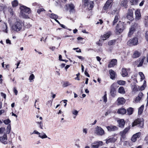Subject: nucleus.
<instances>
[{"label":"nucleus","instance_id":"obj_20","mask_svg":"<svg viewBox=\"0 0 148 148\" xmlns=\"http://www.w3.org/2000/svg\"><path fill=\"white\" fill-rule=\"evenodd\" d=\"M116 62L117 60L116 59H112L108 64V67L111 68L114 67L116 64Z\"/></svg>","mask_w":148,"mask_h":148},{"label":"nucleus","instance_id":"obj_46","mask_svg":"<svg viewBox=\"0 0 148 148\" xmlns=\"http://www.w3.org/2000/svg\"><path fill=\"white\" fill-rule=\"evenodd\" d=\"M71 85V84L69 82H66L64 83L63 86L64 87H66Z\"/></svg>","mask_w":148,"mask_h":148},{"label":"nucleus","instance_id":"obj_26","mask_svg":"<svg viewBox=\"0 0 148 148\" xmlns=\"http://www.w3.org/2000/svg\"><path fill=\"white\" fill-rule=\"evenodd\" d=\"M118 92L119 93L122 94H124L125 93L124 88L123 86H121L119 88Z\"/></svg>","mask_w":148,"mask_h":148},{"label":"nucleus","instance_id":"obj_34","mask_svg":"<svg viewBox=\"0 0 148 148\" xmlns=\"http://www.w3.org/2000/svg\"><path fill=\"white\" fill-rule=\"evenodd\" d=\"M130 3L132 5H136L138 4L139 0H130Z\"/></svg>","mask_w":148,"mask_h":148},{"label":"nucleus","instance_id":"obj_47","mask_svg":"<svg viewBox=\"0 0 148 148\" xmlns=\"http://www.w3.org/2000/svg\"><path fill=\"white\" fill-rule=\"evenodd\" d=\"M115 42V41L114 40H111L108 43V45H113Z\"/></svg>","mask_w":148,"mask_h":148},{"label":"nucleus","instance_id":"obj_41","mask_svg":"<svg viewBox=\"0 0 148 148\" xmlns=\"http://www.w3.org/2000/svg\"><path fill=\"white\" fill-rule=\"evenodd\" d=\"M3 121V122L6 125H8L11 122V121L9 119H8Z\"/></svg>","mask_w":148,"mask_h":148},{"label":"nucleus","instance_id":"obj_48","mask_svg":"<svg viewBox=\"0 0 148 148\" xmlns=\"http://www.w3.org/2000/svg\"><path fill=\"white\" fill-rule=\"evenodd\" d=\"M8 11L10 13V14L11 15H13L14 14V11L13 9L11 8H10L9 9Z\"/></svg>","mask_w":148,"mask_h":148},{"label":"nucleus","instance_id":"obj_39","mask_svg":"<svg viewBox=\"0 0 148 148\" xmlns=\"http://www.w3.org/2000/svg\"><path fill=\"white\" fill-rule=\"evenodd\" d=\"M39 136L42 139L47 138V136L44 133H43L42 134L40 133L39 135Z\"/></svg>","mask_w":148,"mask_h":148},{"label":"nucleus","instance_id":"obj_27","mask_svg":"<svg viewBox=\"0 0 148 148\" xmlns=\"http://www.w3.org/2000/svg\"><path fill=\"white\" fill-rule=\"evenodd\" d=\"M140 55V53L137 51H136L134 52V54L133 55V57L134 58H136L139 57Z\"/></svg>","mask_w":148,"mask_h":148},{"label":"nucleus","instance_id":"obj_24","mask_svg":"<svg viewBox=\"0 0 148 148\" xmlns=\"http://www.w3.org/2000/svg\"><path fill=\"white\" fill-rule=\"evenodd\" d=\"M128 0H124L121 1V5L125 8H127V3L128 2Z\"/></svg>","mask_w":148,"mask_h":148},{"label":"nucleus","instance_id":"obj_22","mask_svg":"<svg viewBox=\"0 0 148 148\" xmlns=\"http://www.w3.org/2000/svg\"><path fill=\"white\" fill-rule=\"evenodd\" d=\"M117 122L119 123V127H124L125 124V122L124 119H120L118 120Z\"/></svg>","mask_w":148,"mask_h":148},{"label":"nucleus","instance_id":"obj_61","mask_svg":"<svg viewBox=\"0 0 148 148\" xmlns=\"http://www.w3.org/2000/svg\"><path fill=\"white\" fill-rule=\"evenodd\" d=\"M145 37L147 41L148 42V31L146 32Z\"/></svg>","mask_w":148,"mask_h":148},{"label":"nucleus","instance_id":"obj_21","mask_svg":"<svg viewBox=\"0 0 148 148\" xmlns=\"http://www.w3.org/2000/svg\"><path fill=\"white\" fill-rule=\"evenodd\" d=\"M109 72L110 76V78L112 79H114L116 75V73L112 69L109 70Z\"/></svg>","mask_w":148,"mask_h":148},{"label":"nucleus","instance_id":"obj_16","mask_svg":"<svg viewBox=\"0 0 148 148\" xmlns=\"http://www.w3.org/2000/svg\"><path fill=\"white\" fill-rule=\"evenodd\" d=\"M111 34V32L110 31H109L103 35L101 36V38L102 40H106L108 38H109Z\"/></svg>","mask_w":148,"mask_h":148},{"label":"nucleus","instance_id":"obj_14","mask_svg":"<svg viewBox=\"0 0 148 148\" xmlns=\"http://www.w3.org/2000/svg\"><path fill=\"white\" fill-rule=\"evenodd\" d=\"M103 142L101 141L95 142L92 143V145L96 148H98L100 146L103 145Z\"/></svg>","mask_w":148,"mask_h":148},{"label":"nucleus","instance_id":"obj_38","mask_svg":"<svg viewBox=\"0 0 148 148\" xmlns=\"http://www.w3.org/2000/svg\"><path fill=\"white\" fill-rule=\"evenodd\" d=\"M133 109L132 108H130L127 109V114L129 115H131L132 114L133 112Z\"/></svg>","mask_w":148,"mask_h":148},{"label":"nucleus","instance_id":"obj_63","mask_svg":"<svg viewBox=\"0 0 148 148\" xmlns=\"http://www.w3.org/2000/svg\"><path fill=\"white\" fill-rule=\"evenodd\" d=\"M1 95L3 97L4 99H5L6 97V95L2 92L1 93Z\"/></svg>","mask_w":148,"mask_h":148},{"label":"nucleus","instance_id":"obj_2","mask_svg":"<svg viewBox=\"0 0 148 148\" xmlns=\"http://www.w3.org/2000/svg\"><path fill=\"white\" fill-rule=\"evenodd\" d=\"M23 25V24L21 22H16L15 23L14 25L12 26V29L16 32L20 31L22 29Z\"/></svg>","mask_w":148,"mask_h":148},{"label":"nucleus","instance_id":"obj_10","mask_svg":"<svg viewBox=\"0 0 148 148\" xmlns=\"http://www.w3.org/2000/svg\"><path fill=\"white\" fill-rule=\"evenodd\" d=\"M124 29V26L121 23L117 24L116 27V30L119 33L122 32Z\"/></svg>","mask_w":148,"mask_h":148},{"label":"nucleus","instance_id":"obj_4","mask_svg":"<svg viewBox=\"0 0 148 148\" xmlns=\"http://www.w3.org/2000/svg\"><path fill=\"white\" fill-rule=\"evenodd\" d=\"M127 44L130 46L136 45L138 44V39L136 37L131 39L128 41Z\"/></svg>","mask_w":148,"mask_h":148},{"label":"nucleus","instance_id":"obj_36","mask_svg":"<svg viewBox=\"0 0 148 148\" xmlns=\"http://www.w3.org/2000/svg\"><path fill=\"white\" fill-rule=\"evenodd\" d=\"M7 26L6 23H4L3 25V31L4 32L7 33Z\"/></svg>","mask_w":148,"mask_h":148},{"label":"nucleus","instance_id":"obj_32","mask_svg":"<svg viewBox=\"0 0 148 148\" xmlns=\"http://www.w3.org/2000/svg\"><path fill=\"white\" fill-rule=\"evenodd\" d=\"M94 4V3L93 1H90L88 5V9L89 10H91L93 8Z\"/></svg>","mask_w":148,"mask_h":148},{"label":"nucleus","instance_id":"obj_43","mask_svg":"<svg viewBox=\"0 0 148 148\" xmlns=\"http://www.w3.org/2000/svg\"><path fill=\"white\" fill-rule=\"evenodd\" d=\"M37 123L39 127L41 129H43V123L42 122V121H40V122H37Z\"/></svg>","mask_w":148,"mask_h":148},{"label":"nucleus","instance_id":"obj_8","mask_svg":"<svg viewBox=\"0 0 148 148\" xmlns=\"http://www.w3.org/2000/svg\"><path fill=\"white\" fill-rule=\"evenodd\" d=\"M137 26V25L135 24L132 26L129 29V31L128 33V36H130L132 35L136 29Z\"/></svg>","mask_w":148,"mask_h":148},{"label":"nucleus","instance_id":"obj_58","mask_svg":"<svg viewBox=\"0 0 148 148\" xmlns=\"http://www.w3.org/2000/svg\"><path fill=\"white\" fill-rule=\"evenodd\" d=\"M145 140L146 141V143L148 144V135L145 137Z\"/></svg>","mask_w":148,"mask_h":148},{"label":"nucleus","instance_id":"obj_50","mask_svg":"<svg viewBox=\"0 0 148 148\" xmlns=\"http://www.w3.org/2000/svg\"><path fill=\"white\" fill-rule=\"evenodd\" d=\"M78 113V111L76 110H74L72 111V114L74 115H75L76 116L77 114Z\"/></svg>","mask_w":148,"mask_h":148},{"label":"nucleus","instance_id":"obj_40","mask_svg":"<svg viewBox=\"0 0 148 148\" xmlns=\"http://www.w3.org/2000/svg\"><path fill=\"white\" fill-rule=\"evenodd\" d=\"M107 94L106 92H105V94L102 97V100H101L100 101H103V102H107Z\"/></svg>","mask_w":148,"mask_h":148},{"label":"nucleus","instance_id":"obj_17","mask_svg":"<svg viewBox=\"0 0 148 148\" xmlns=\"http://www.w3.org/2000/svg\"><path fill=\"white\" fill-rule=\"evenodd\" d=\"M130 128V126H128L125 128V129L122 131L120 132L121 137L123 138L125 134L127 132Z\"/></svg>","mask_w":148,"mask_h":148},{"label":"nucleus","instance_id":"obj_54","mask_svg":"<svg viewBox=\"0 0 148 148\" xmlns=\"http://www.w3.org/2000/svg\"><path fill=\"white\" fill-rule=\"evenodd\" d=\"M5 6L4 5H0V12L3 11L4 9Z\"/></svg>","mask_w":148,"mask_h":148},{"label":"nucleus","instance_id":"obj_5","mask_svg":"<svg viewBox=\"0 0 148 148\" xmlns=\"http://www.w3.org/2000/svg\"><path fill=\"white\" fill-rule=\"evenodd\" d=\"M95 133L98 135L102 136L104 134V131L100 127L97 126L95 128Z\"/></svg>","mask_w":148,"mask_h":148},{"label":"nucleus","instance_id":"obj_15","mask_svg":"<svg viewBox=\"0 0 148 148\" xmlns=\"http://www.w3.org/2000/svg\"><path fill=\"white\" fill-rule=\"evenodd\" d=\"M143 95V94L142 92H139L138 96L136 97L135 99V102H138L142 101Z\"/></svg>","mask_w":148,"mask_h":148},{"label":"nucleus","instance_id":"obj_7","mask_svg":"<svg viewBox=\"0 0 148 148\" xmlns=\"http://www.w3.org/2000/svg\"><path fill=\"white\" fill-rule=\"evenodd\" d=\"M112 0H108L103 7L104 10H106L110 9L112 5Z\"/></svg>","mask_w":148,"mask_h":148},{"label":"nucleus","instance_id":"obj_37","mask_svg":"<svg viewBox=\"0 0 148 148\" xmlns=\"http://www.w3.org/2000/svg\"><path fill=\"white\" fill-rule=\"evenodd\" d=\"M126 82L123 80H120L117 81V83L119 85H123L125 84Z\"/></svg>","mask_w":148,"mask_h":148},{"label":"nucleus","instance_id":"obj_11","mask_svg":"<svg viewBox=\"0 0 148 148\" xmlns=\"http://www.w3.org/2000/svg\"><path fill=\"white\" fill-rule=\"evenodd\" d=\"M133 13L131 10H129L127 14V17L129 20H132L133 19Z\"/></svg>","mask_w":148,"mask_h":148},{"label":"nucleus","instance_id":"obj_30","mask_svg":"<svg viewBox=\"0 0 148 148\" xmlns=\"http://www.w3.org/2000/svg\"><path fill=\"white\" fill-rule=\"evenodd\" d=\"M48 15L51 18L54 19L55 20L57 18L58 16L57 15L53 13H52L51 14H48Z\"/></svg>","mask_w":148,"mask_h":148},{"label":"nucleus","instance_id":"obj_29","mask_svg":"<svg viewBox=\"0 0 148 148\" xmlns=\"http://www.w3.org/2000/svg\"><path fill=\"white\" fill-rule=\"evenodd\" d=\"M116 139L114 137H112L106 140V143L107 144H108L109 143H113L115 141Z\"/></svg>","mask_w":148,"mask_h":148},{"label":"nucleus","instance_id":"obj_64","mask_svg":"<svg viewBox=\"0 0 148 148\" xmlns=\"http://www.w3.org/2000/svg\"><path fill=\"white\" fill-rule=\"evenodd\" d=\"M103 22L100 19L99 20V21H98L97 22V24H98L99 23H100L101 24H102Z\"/></svg>","mask_w":148,"mask_h":148},{"label":"nucleus","instance_id":"obj_52","mask_svg":"<svg viewBox=\"0 0 148 148\" xmlns=\"http://www.w3.org/2000/svg\"><path fill=\"white\" fill-rule=\"evenodd\" d=\"M44 11H45V10L43 8H40L37 11V12L38 14H40L41 12H42Z\"/></svg>","mask_w":148,"mask_h":148},{"label":"nucleus","instance_id":"obj_60","mask_svg":"<svg viewBox=\"0 0 148 148\" xmlns=\"http://www.w3.org/2000/svg\"><path fill=\"white\" fill-rule=\"evenodd\" d=\"M145 1L144 0L142 1L139 4V6H142L144 4Z\"/></svg>","mask_w":148,"mask_h":148},{"label":"nucleus","instance_id":"obj_31","mask_svg":"<svg viewBox=\"0 0 148 148\" xmlns=\"http://www.w3.org/2000/svg\"><path fill=\"white\" fill-rule=\"evenodd\" d=\"M119 16L117 14L115 16L113 22V25H114L119 20Z\"/></svg>","mask_w":148,"mask_h":148},{"label":"nucleus","instance_id":"obj_33","mask_svg":"<svg viewBox=\"0 0 148 148\" xmlns=\"http://www.w3.org/2000/svg\"><path fill=\"white\" fill-rule=\"evenodd\" d=\"M144 108V105H142L138 109V114H142L143 112Z\"/></svg>","mask_w":148,"mask_h":148},{"label":"nucleus","instance_id":"obj_53","mask_svg":"<svg viewBox=\"0 0 148 148\" xmlns=\"http://www.w3.org/2000/svg\"><path fill=\"white\" fill-rule=\"evenodd\" d=\"M23 25H25V27L27 28L30 27L32 26L31 25H30L29 23H28L27 25H26V24H23Z\"/></svg>","mask_w":148,"mask_h":148},{"label":"nucleus","instance_id":"obj_35","mask_svg":"<svg viewBox=\"0 0 148 148\" xmlns=\"http://www.w3.org/2000/svg\"><path fill=\"white\" fill-rule=\"evenodd\" d=\"M12 6L13 7H15L17 6L18 4V2L17 0H14L12 3Z\"/></svg>","mask_w":148,"mask_h":148},{"label":"nucleus","instance_id":"obj_28","mask_svg":"<svg viewBox=\"0 0 148 148\" xmlns=\"http://www.w3.org/2000/svg\"><path fill=\"white\" fill-rule=\"evenodd\" d=\"M69 8L70 9V12H73L75 11V6L72 3H71L69 5Z\"/></svg>","mask_w":148,"mask_h":148},{"label":"nucleus","instance_id":"obj_9","mask_svg":"<svg viewBox=\"0 0 148 148\" xmlns=\"http://www.w3.org/2000/svg\"><path fill=\"white\" fill-rule=\"evenodd\" d=\"M141 134V133L140 132H138L134 134L131 138V140L132 142H135L136 140L137 139L140 137Z\"/></svg>","mask_w":148,"mask_h":148},{"label":"nucleus","instance_id":"obj_56","mask_svg":"<svg viewBox=\"0 0 148 148\" xmlns=\"http://www.w3.org/2000/svg\"><path fill=\"white\" fill-rule=\"evenodd\" d=\"M87 129L86 128H84L83 130V132L85 134H86L87 133Z\"/></svg>","mask_w":148,"mask_h":148},{"label":"nucleus","instance_id":"obj_59","mask_svg":"<svg viewBox=\"0 0 148 148\" xmlns=\"http://www.w3.org/2000/svg\"><path fill=\"white\" fill-rule=\"evenodd\" d=\"M145 88V86L142 85L140 87V88H139V90H143Z\"/></svg>","mask_w":148,"mask_h":148},{"label":"nucleus","instance_id":"obj_13","mask_svg":"<svg viewBox=\"0 0 148 148\" xmlns=\"http://www.w3.org/2000/svg\"><path fill=\"white\" fill-rule=\"evenodd\" d=\"M106 128L109 131H115L118 129L117 127L112 125L107 126Z\"/></svg>","mask_w":148,"mask_h":148},{"label":"nucleus","instance_id":"obj_62","mask_svg":"<svg viewBox=\"0 0 148 148\" xmlns=\"http://www.w3.org/2000/svg\"><path fill=\"white\" fill-rule=\"evenodd\" d=\"M77 57L79 59H81L82 60H83L84 59V58L82 56H77Z\"/></svg>","mask_w":148,"mask_h":148},{"label":"nucleus","instance_id":"obj_23","mask_svg":"<svg viewBox=\"0 0 148 148\" xmlns=\"http://www.w3.org/2000/svg\"><path fill=\"white\" fill-rule=\"evenodd\" d=\"M132 92L135 93L139 90V88L138 86L137 85H134L132 86Z\"/></svg>","mask_w":148,"mask_h":148},{"label":"nucleus","instance_id":"obj_19","mask_svg":"<svg viewBox=\"0 0 148 148\" xmlns=\"http://www.w3.org/2000/svg\"><path fill=\"white\" fill-rule=\"evenodd\" d=\"M129 69H127L125 68L122 69V72L121 73L122 76L123 77H126L128 75V71Z\"/></svg>","mask_w":148,"mask_h":148},{"label":"nucleus","instance_id":"obj_44","mask_svg":"<svg viewBox=\"0 0 148 148\" xmlns=\"http://www.w3.org/2000/svg\"><path fill=\"white\" fill-rule=\"evenodd\" d=\"M145 58L143 57L140 62L139 64L138 65V67H140L142 66Z\"/></svg>","mask_w":148,"mask_h":148},{"label":"nucleus","instance_id":"obj_18","mask_svg":"<svg viewBox=\"0 0 148 148\" xmlns=\"http://www.w3.org/2000/svg\"><path fill=\"white\" fill-rule=\"evenodd\" d=\"M135 13L136 19L138 20L141 18V16L140 12V10L137 9L135 11Z\"/></svg>","mask_w":148,"mask_h":148},{"label":"nucleus","instance_id":"obj_3","mask_svg":"<svg viewBox=\"0 0 148 148\" xmlns=\"http://www.w3.org/2000/svg\"><path fill=\"white\" fill-rule=\"evenodd\" d=\"M144 122L140 119H138L135 120L132 123V126H136L140 127H142L143 126Z\"/></svg>","mask_w":148,"mask_h":148},{"label":"nucleus","instance_id":"obj_12","mask_svg":"<svg viewBox=\"0 0 148 148\" xmlns=\"http://www.w3.org/2000/svg\"><path fill=\"white\" fill-rule=\"evenodd\" d=\"M7 138L6 135L4 134L2 136L0 137V142L4 144H6L8 142L7 141Z\"/></svg>","mask_w":148,"mask_h":148},{"label":"nucleus","instance_id":"obj_51","mask_svg":"<svg viewBox=\"0 0 148 148\" xmlns=\"http://www.w3.org/2000/svg\"><path fill=\"white\" fill-rule=\"evenodd\" d=\"M11 129V126L9 124L8 125V127L7 128V132L8 133H9L10 132V130Z\"/></svg>","mask_w":148,"mask_h":148},{"label":"nucleus","instance_id":"obj_42","mask_svg":"<svg viewBox=\"0 0 148 148\" xmlns=\"http://www.w3.org/2000/svg\"><path fill=\"white\" fill-rule=\"evenodd\" d=\"M118 102H125L126 100L123 97H119L117 99Z\"/></svg>","mask_w":148,"mask_h":148},{"label":"nucleus","instance_id":"obj_25","mask_svg":"<svg viewBox=\"0 0 148 148\" xmlns=\"http://www.w3.org/2000/svg\"><path fill=\"white\" fill-rule=\"evenodd\" d=\"M126 112V110L123 108H120L118 110L117 113L119 114H125Z\"/></svg>","mask_w":148,"mask_h":148},{"label":"nucleus","instance_id":"obj_6","mask_svg":"<svg viewBox=\"0 0 148 148\" xmlns=\"http://www.w3.org/2000/svg\"><path fill=\"white\" fill-rule=\"evenodd\" d=\"M116 83H114L111 86L110 93L112 97H114L116 95L115 87H116Z\"/></svg>","mask_w":148,"mask_h":148},{"label":"nucleus","instance_id":"obj_49","mask_svg":"<svg viewBox=\"0 0 148 148\" xmlns=\"http://www.w3.org/2000/svg\"><path fill=\"white\" fill-rule=\"evenodd\" d=\"M139 74L141 77V79L143 80L145 78L144 75L143 73L142 72H140L139 73Z\"/></svg>","mask_w":148,"mask_h":148},{"label":"nucleus","instance_id":"obj_55","mask_svg":"<svg viewBox=\"0 0 148 148\" xmlns=\"http://www.w3.org/2000/svg\"><path fill=\"white\" fill-rule=\"evenodd\" d=\"M13 91L14 93L15 94V95H17L18 93V91L15 88H13Z\"/></svg>","mask_w":148,"mask_h":148},{"label":"nucleus","instance_id":"obj_45","mask_svg":"<svg viewBox=\"0 0 148 148\" xmlns=\"http://www.w3.org/2000/svg\"><path fill=\"white\" fill-rule=\"evenodd\" d=\"M35 77L34 74H32L29 76V80L30 81V82H32V81L34 79Z\"/></svg>","mask_w":148,"mask_h":148},{"label":"nucleus","instance_id":"obj_57","mask_svg":"<svg viewBox=\"0 0 148 148\" xmlns=\"http://www.w3.org/2000/svg\"><path fill=\"white\" fill-rule=\"evenodd\" d=\"M5 129L3 127H1L0 128V134L3 133Z\"/></svg>","mask_w":148,"mask_h":148},{"label":"nucleus","instance_id":"obj_1","mask_svg":"<svg viewBox=\"0 0 148 148\" xmlns=\"http://www.w3.org/2000/svg\"><path fill=\"white\" fill-rule=\"evenodd\" d=\"M20 10H21V14L22 16L24 18H27L28 17L27 14H29L31 12L30 9L23 5L21 6Z\"/></svg>","mask_w":148,"mask_h":148}]
</instances>
